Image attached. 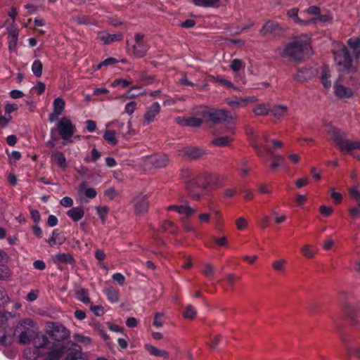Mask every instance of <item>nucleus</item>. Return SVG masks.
<instances>
[{
  "mask_svg": "<svg viewBox=\"0 0 360 360\" xmlns=\"http://www.w3.org/2000/svg\"><path fill=\"white\" fill-rule=\"evenodd\" d=\"M34 360H60L65 350V360H88L82 352V347L72 342H68L67 346L53 342L46 335H38L34 339Z\"/></svg>",
  "mask_w": 360,
  "mask_h": 360,
  "instance_id": "1",
  "label": "nucleus"
},
{
  "mask_svg": "<svg viewBox=\"0 0 360 360\" xmlns=\"http://www.w3.org/2000/svg\"><path fill=\"white\" fill-rule=\"evenodd\" d=\"M225 180V176L219 173L202 171L187 181L186 189L192 199L199 200L203 192L219 188L224 185Z\"/></svg>",
  "mask_w": 360,
  "mask_h": 360,
  "instance_id": "2",
  "label": "nucleus"
},
{
  "mask_svg": "<svg viewBox=\"0 0 360 360\" xmlns=\"http://www.w3.org/2000/svg\"><path fill=\"white\" fill-rule=\"evenodd\" d=\"M311 53L309 40L304 37H298L285 46L282 56L288 57L290 60L302 61L309 58Z\"/></svg>",
  "mask_w": 360,
  "mask_h": 360,
  "instance_id": "3",
  "label": "nucleus"
},
{
  "mask_svg": "<svg viewBox=\"0 0 360 360\" xmlns=\"http://www.w3.org/2000/svg\"><path fill=\"white\" fill-rule=\"evenodd\" d=\"M327 133L330 136V139L338 147L340 151L343 154L354 150L360 149L359 141H351L347 139L346 134L334 126L330 125Z\"/></svg>",
  "mask_w": 360,
  "mask_h": 360,
  "instance_id": "4",
  "label": "nucleus"
},
{
  "mask_svg": "<svg viewBox=\"0 0 360 360\" xmlns=\"http://www.w3.org/2000/svg\"><path fill=\"white\" fill-rule=\"evenodd\" d=\"M332 53L334 55L335 61L340 67V70L346 71L347 72L355 71L349 49L344 44L341 42L333 43Z\"/></svg>",
  "mask_w": 360,
  "mask_h": 360,
  "instance_id": "5",
  "label": "nucleus"
},
{
  "mask_svg": "<svg viewBox=\"0 0 360 360\" xmlns=\"http://www.w3.org/2000/svg\"><path fill=\"white\" fill-rule=\"evenodd\" d=\"M197 114L202 117L205 122H211L214 124H221L224 122H230L233 119L228 110L223 109H212L205 106H200Z\"/></svg>",
  "mask_w": 360,
  "mask_h": 360,
  "instance_id": "6",
  "label": "nucleus"
},
{
  "mask_svg": "<svg viewBox=\"0 0 360 360\" xmlns=\"http://www.w3.org/2000/svg\"><path fill=\"white\" fill-rule=\"evenodd\" d=\"M16 332H19L18 342L20 345H27L31 340L34 342V339L38 335L43 334L37 333L34 328V323L30 319H25L21 321L20 326H18Z\"/></svg>",
  "mask_w": 360,
  "mask_h": 360,
  "instance_id": "7",
  "label": "nucleus"
},
{
  "mask_svg": "<svg viewBox=\"0 0 360 360\" xmlns=\"http://www.w3.org/2000/svg\"><path fill=\"white\" fill-rule=\"evenodd\" d=\"M46 333L56 344L67 340L70 335V330L59 323H53L52 328L47 330Z\"/></svg>",
  "mask_w": 360,
  "mask_h": 360,
  "instance_id": "8",
  "label": "nucleus"
},
{
  "mask_svg": "<svg viewBox=\"0 0 360 360\" xmlns=\"http://www.w3.org/2000/svg\"><path fill=\"white\" fill-rule=\"evenodd\" d=\"M57 130L61 138L66 140L74 135L75 127L68 117H63L57 124Z\"/></svg>",
  "mask_w": 360,
  "mask_h": 360,
  "instance_id": "9",
  "label": "nucleus"
},
{
  "mask_svg": "<svg viewBox=\"0 0 360 360\" xmlns=\"http://www.w3.org/2000/svg\"><path fill=\"white\" fill-rule=\"evenodd\" d=\"M283 30L280 25L275 21L268 20L260 30V34L264 37H272L280 35Z\"/></svg>",
  "mask_w": 360,
  "mask_h": 360,
  "instance_id": "10",
  "label": "nucleus"
},
{
  "mask_svg": "<svg viewBox=\"0 0 360 360\" xmlns=\"http://www.w3.org/2000/svg\"><path fill=\"white\" fill-rule=\"evenodd\" d=\"M135 44L132 46L133 55L136 58L143 57L148 50V45L143 42L144 35L140 33L135 34Z\"/></svg>",
  "mask_w": 360,
  "mask_h": 360,
  "instance_id": "11",
  "label": "nucleus"
},
{
  "mask_svg": "<svg viewBox=\"0 0 360 360\" xmlns=\"http://www.w3.org/2000/svg\"><path fill=\"white\" fill-rule=\"evenodd\" d=\"M53 110L49 115V120L51 122L56 121L58 116L64 111L65 107V100L61 97H58L53 101Z\"/></svg>",
  "mask_w": 360,
  "mask_h": 360,
  "instance_id": "12",
  "label": "nucleus"
},
{
  "mask_svg": "<svg viewBox=\"0 0 360 360\" xmlns=\"http://www.w3.org/2000/svg\"><path fill=\"white\" fill-rule=\"evenodd\" d=\"M160 105L158 102L153 103L146 110L143 117V124L148 125L155 121V117L160 112Z\"/></svg>",
  "mask_w": 360,
  "mask_h": 360,
  "instance_id": "13",
  "label": "nucleus"
},
{
  "mask_svg": "<svg viewBox=\"0 0 360 360\" xmlns=\"http://www.w3.org/2000/svg\"><path fill=\"white\" fill-rule=\"evenodd\" d=\"M148 200L146 195H139L134 199L135 212L138 214H143L148 211Z\"/></svg>",
  "mask_w": 360,
  "mask_h": 360,
  "instance_id": "14",
  "label": "nucleus"
},
{
  "mask_svg": "<svg viewBox=\"0 0 360 360\" xmlns=\"http://www.w3.org/2000/svg\"><path fill=\"white\" fill-rule=\"evenodd\" d=\"M18 39V30L14 27H10L8 28V49L10 51L13 52L16 50L17 42Z\"/></svg>",
  "mask_w": 360,
  "mask_h": 360,
  "instance_id": "15",
  "label": "nucleus"
},
{
  "mask_svg": "<svg viewBox=\"0 0 360 360\" xmlns=\"http://www.w3.org/2000/svg\"><path fill=\"white\" fill-rule=\"evenodd\" d=\"M335 94L340 98H349L353 96V91L351 88L339 84L338 81L334 85Z\"/></svg>",
  "mask_w": 360,
  "mask_h": 360,
  "instance_id": "16",
  "label": "nucleus"
},
{
  "mask_svg": "<svg viewBox=\"0 0 360 360\" xmlns=\"http://www.w3.org/2000/svg\"><path fill=\"white\" fill-rule=\"evenodd\" d=\"M53 261L55 264H68L71 265H74L76 262L72 254L65 252L55 255Z\"/></svg>",
  "mask_w": 360,
  "mask_h": 360,
  "instance_id": "17",
  "label": "nucleus"
},
{
  "mask_svg": "<svg viewBox=\"0 0 360 360\" xmlns=\"http://www.w3.org/2000/svg\"><path fill=\"white\" fill-rule=\"evenodd\" d=\"M178 123L182 126L186 127H200L204 121L202 119V117L200 116V117H186V118H182L180 117L177 118Z\"/></svg>",
  "mask_w": 360,
  "mask_h": 360,
  "instance_id": "18",
  "label": "nucleus"
},
{
  "mask_svg": "<svg viewBox=\"0 0 360 360\" xmlns=\"http://www.w3.org/2000/svg\"><path fill=\"white\" fill-rule=\"evenodd\" d=\"M204 154L202 148L198 147L188 146L181 151V155L191 159H196Z\"/></svg>",
  "mask_w": 360,
  "mask_h": 360,
  "instance_id": "19",
  "label": "nucleus"
},
{
  "mask_svg": "<svg viewBox=\"0 0 360 360\" xmlns=\"http://www.w3.org/2000/svg\"><path fill=\"white\" fill-rule=\"evenodd\" d=\"M66 238L64 233L59 231L58 229H54L52 232L51 237L48 240V243L51 246L60 245L65 241Z\"/></svg>",
  "mask_w": 360,
  "mask_h": 360,
  "instance_id": "20",
  "label": "nucleus"
},
{
  "mask_svg": "<svg viewBox=\"0 0 360 360\" xmlns=\"http://www.w3.org/2000/svg\"><path fill=\"white\" fill-rule=\"evenodd\" d=\"M117 127L120 128L118 134L122 135L126 139H129L134 134V131L131 129V122L130 121L127 122V124L117 122Z\"/></svg>",
  "mask_w": 360,
  "mask_h": 360,
  "instance_id": "21",
  "label": "nucleus"
},
{
  "mask_svg": "<svg viewBox=\"0 0 360 360\" xmlns=\"http://www.w3.org/2000/svg\"><path fill=\"white\" fill-rule=\"evenodd\" d=\"M108 300L110 303H116L120 300V290L113 286H109L104 290Z\"/></svg>",
  "mask_w": 360,
  "mask_h": 360,
  "instance_id": "22",
  "label": "nucleus"
},
{
  "mask_svg": "<svg viewBox=\"0 0 360 360\" xmlns=\"http://www.w3.org/2000/svg\"><path fill=\"white\" fill-rule=\"evenodd\" d=\"M347 44L352 50L354 57L359 59L360 57V38L352 37L347 40Z\"/></svg>",
  "mask_w": 360,
  "mask_h": 360,
  "instance_id": "23",
  "label": "nucleus"
},
{
  "mask_svg": "<svg viewBox=\"0 0 360 360\" xmlns=\"http://www.w3.org/2000/svg\"><path fill=\"white\" fill-rule=\"evenodd\" d=\"M330 77L331 75L328 65H324L321 68V80L326 89H329L331 86Z\"/></svg>",
  "mask_w": 360,
  "mask_h": 360,
  "instance_id": "24",
  "label": "nucleus"
},
{
  "mask_svg": "<svg viewBox=\"0 0 360 360\" xmlns=\"http://www.w3.org/2000/svg\"><path fill=\"white\" fill-rule=\"evenodd\" d=\"M144 347L152 356H160L164 359H168L169 356V353L166 350L159 349L150 344H146Z\"/></svg>",
  "mask_w": 360,
  "mask_h": 360,
  "instance_id": "25",
  "label": "nucleus"
},
{
  "mask_svg": "<svg viewBox=\"0 0 360 360\" xmlns=\"http://www.w3.org/2000/svg\"><path fill=\"white\" fill-rule=\"evenodd\" d=\"M67 215L74 221L81 220L84 216V211L82 207H73L67 212Z\"/></svg>",
  "mask_w": 360,
  "mask_h": 360,
  "instance_id": "26",
  "label": "nucleus"
},
{
  "mask_svg": "<svg viewBox=\"0 0 360 360\" xmlns=\"http://www.w3.org/2000/svg\"><path fill=\"white\" fill-rule=\"evenodd\" d=\"M100 38L104 44H110L115 41H122L123 39V35L122 34L102 33L100 36Z\"/></svg>",
  "mask_w": 360,
  "mask_h": 360,
  "instance_id": "27",
  "label": "nucleus"
},
{
  "mask_svg": "<svg viewBox=\"0 0 360 360\" xmlns=\"http://www.w3.org/2000/svg\"><path fill=\"white\" fill-rule=\"evenodd\" d=\"M75 296L79 301L85 304L90 303L89 291L82 287L79 286L75 289Z\"/></svg>",
  "mask_w": 360,
  "mask_h": 360,
  "instance_id": "28",
  "label": "nucleus"
},
{
  "mask_svg": "<svg viewBox=\"0 0 360 360\" xmlns=\"http://www.w3.org/2000/svg\"><path fill=\"white\" fill-rule=\"evenodd\" d=\"M272 139H270L267 134L264 135V141L265 142V144L263 146H259L258 144H254V148L256 150V153L259 156H264V153L262 151V148L264 147L265 150L269 153L270 154H272V151L271 150V148L269 146V143H271V141Z\"/></svg>",
  "mask_w": 360,
  "mask_h": 360,
  "instance_id": "29",
  "label": "nucleus"
},
{
  "mask_svg": "<svg viewBox=\"0 0 360 360\" xmlns=\"http://www.w3.org/2000/svg\"><path fill=\"white\" fill-rule=\"evenodd\" d=\"M5 325L1 323L0 326V343L4 346H10L13 343V337L6 335Z\"/></svg>",
  "mask_w": 360,
  "mask_h": 360,
  "instance_id": "30",
  "label": "nucleus"
},
{
  "mask_svg": "<svg viewBox=\"0 0 360 360\" xmlns=\"http://www.w3.org/2000/svg\"><path fill=\"white\" fill-rule=\"evenodd\" d=\"M162 229L163 231L176 235L179 229L176 224L170 220H165L162 224Z\"/></svg>",
  "mask_w": 360,
  "mask_h": 360,
  "instance_id": "31",
  "label": "nucleus"
},
{
  "mask_svg": "<svg viewBox=\"0 0 360 360\" xmlns=\"http://www.w3.org/2000/svg\"><path fill=\"white\" fill-rule=\"evenodd\" d=\"M252 111L257 116H266L270 112L269 105L267 103L258 104L254 107Z\"/></svg>",
  "mask_w": 360,
  "mask_h": 360,
  "instance_id": "32",
  "label": "nucleus"
},
{
  "mask_svg": "<svg viewBox=\"0 0 360 360\" xmlns=\"http://www.w3.org/2000/svg\"><path fill=\"white\" fill-rule=\"evenodd\" d=\"M288 108L285 105H277L275 106L270 112L273 116L277 119H281L287 114Z\"/></svg>",
  "mask_w": 360,
  "mask_h": 360,
  "instance_id": "33",
  "label": "nucleus"
},
{
  "mask_svg": "<svg viewBox=\"0 0 360 360\" xmlns=\"http://www.w3.org/2000/svg\"><path fill=\"white\" fill-rule=\"evenodd\" d=\"M103 139L111 146H116L118 141L116 138V132L114 130H106Z\"/></svg>",
  "mask_w": 360,
  "mask_h": 360,
  "instance_id": "34",
  "label": "nucleus"
},
{
  "mask_svg": "<svg viewBox=\"0 0 360 360\" xmlns=\"http://www.w3.org/2000/svg\"><path fill=\"white\" fill-rule=\"evenodd\" d=\"M193 4L200 7H212L218 4L220 0H190Z\"/></svg>",
  "mask_w": 360,
  "mask_h": 360,
  "instance_id": "35",
  "label": "nucleus"
},
{
  "mask_svg": "<svg viewBox=\"0 0 360 360\" xmlns=\"http://www.w3.org/2000/svg\"><path fill=\"white\" fill-rule=\"evenodd\" d=\"M298 11H299L297 8H293L288 11L287 15L289 18H292L295 23L302 25H307V22H306L305 20H303L299 18Z\"/></svg>",
  "mask_w": 360,
  "mask_h": 360,
  "instance_id": "36",
  "label": "nucleus"
},
{
  "mask_svg": "<svg viewBox=\"0 0 360 360\" xmlns=\"http://www.w3.org/2000/svg\"><path fill=\"white\" fill-rule=\"evenodd\" d=\"M55 161L59 167L65 169L68 166L65 155L62 152H56L53 154Z\"/></svg>",
  "mask_w": 360,
  "mask_h": 360,
  "instance_id": "37",
  "label": "nucleus"
},
{
  "mask_svg": "<svg viewBox=\"0 0 360 360\" xmlns=\"http://www.w3.org/2000/svg\"><path fill=\"white\" fill-rule=\"evenodd\" d=\"M309 77V70L307 68H302L297 71L294 76V79L299 82H303L308 79Z\"/></svg>",
  "mask_w": 360,
  "mask_h": 360,
  "instance_id": "38",
  "label": "nucleus"
},
{
  "mask_svg": "<svg viewBox=\"0 0 360 360\" xmlns=\"http://www.w3.org/2000/svg\"><path fill=\"white\" fill-rule=\"evenodd\" d=\"M43 65L40 60H35L32 65V71L37 77H40L42 75Z\"/></svg>",
  "mask_w": 360,
  "mask_h": 360,
  "instance_id": "39",
  "label": "nucleus"
},
{
  "mask_svg": "<svg viewBox=\"0 0 360 360\" xmlns=\"http://www.w3.org/2000/svg\"><path fill=\"white\" fill-rule=\"evenodd\" d=\"M232 140L233 139L229 136H220L214 139L212 143L216 146L224 147L227 146Z\"/></svg>",
  "mask_w": 360,
  "mask_h": 360,
  "instance_id": "40",
  "label": "nucleus"
},
{
  "mask_svg": "<svg viewBox=\"0 0 360 360\" xmlns=\"http://www.w3.org/2000/svg\"><path fill=\"white\" fill-rule=\"evenodd\" d=\"M195 212V210L191 207L188 205H179V209L178 210V213L179 214L185 215L186 217H189L193 215Z\"/></svg>",
  "mask_w": 360,
  "mask_h": 360,
  "instance_id": "41",
  "label": "nucleus"
},
{
  "mask_svg": "<svg viewBox=\"0 0 360 360\" xmlns=\"http://www.w3.org/2000/svg\"><path fill=\"white\" fill-rule=\"evenodd\" d=\"M286 263L287 262L285 259H278L272 263V267L277 272H285Z\"/></svg>",
  "mask_w": 360,
  "mask_h": 360,
  "instance_id": "42",
  "label": "nucleus"
},
{
  "mask_svg": "<svg viewBox=\"0 0 360 360\" xmlns=\"http://www.w3.org/2000/svg\"><path fill=\"white\" fill-rule=\"evenodd\" d=\"M280 166H283V167L286 166V162H285V158L282 155H274V160L271 165V168L273 169H275Z\"/></svg>",
  "mask_w": 360,
  "mask_h": 360,
  "instance_id": "43",
  "label": "nucleus"
},
{
  "mask_svg": "<svg viewBox=\"0 0 360 360\" xmlns=\"http://www.w3.org/2000/svg\"><path fill=\"white\" fill-rule=\"evenodd\" d=\"M196 311L194 307L189 304L186 307V310L183 313V316L185 319H193L196 316Z\"/></svg>",
  "mask_w": 360,
  "mask_h": 360,
  "instance_id": "44",
  "label": "nucleus"
},
{
  "mask_svg": "<svg viewBox=\"0 0 360 360\" xmlns=\"http://www.w3.org/2000/svg\"><path fill=\"white\" fill-rule=\"evenodd\" d=\"M73 338L80 343H83L84 345H90L92 342L91 339L88 336H84L81 334L75 333L73 335Z\"/></svg>",
  "mask_w": 360,
  "mask_h": 360,
  "instance_id": "45",
  "label": "nucleus"
},
{
  "mask_svg": "<svg viewBox=\"0 0 360 360\" xmlns=\"http://www.w3.org/2000/svg\"><path fill=\"white\" fill-rule=\"evenodd\" d=\"M91 157H86V158H84V161H85L86 162H91V161H92V162H96V160H98L101 158V153H100V152H99V151H98L96 148H93V149L91 150Z\"/></svg>",
  "mask_w": 360,
  "mask_h": 360,
  "instance_id": "46",
  "label": "nucleus"
},
{
  "mask_svg": "<svg viewBox=\"0 0 360 360\" xmlns=\"http://www.w3.org/2000/svg\"><path fill=\"white\" fill-rule=\"evenodd\" d=\"M226 103L232 108L243 107V98H236L235 99H227Z\"/></svg>",
  "mask_w": 360,
  "mask_h": 360,
  "instance_id": "47",
  "label": "nucleus"
},
{
  "mask_svg": "<svg viewBox=\"0 0 360 360\" xmlns=\"http://www.w3.org/2000/svg\"><path fill=\"white\" fill-rule=\"evenodd\" d=\"M118 63V60L112 57H110L104 60L103 62L99 63L97 66V69H101L103 66L113 65Z\"/></svg>",
  "mask_w": 360,
  "mask_h": 360,
  "instance_id": "48",
  "label": "nucleus"
},
{
  "mask_svg": "<svg viewBox=\"0 0 360 360\" xmlns=\"http://www.w3.org/2000/svg\"><path fill=\"white\" fill-rule=\"evenodd\" d=\"M319 212L321 215L328 217L332 215L334 212V209L332 207H326L325 205H321L319 207Z\"/></svg>",
  "mask_w": 360,
  "mask_h": 360,
  "instance_id": "49",
  "label": "nucleus"
},
{
  "mask_svg": "<svg viewBox=\"0 0 360 360\" xmlns=\"http://www.w3.org/2000/svg\"><path fill=\"white\" fill-rule=\"evenodd\" d=\"M216 82L221 84L223 86H226L229 89L232 88L233 89H236V87L234 86V84L231 81L224 79L221 77L218 76L216 78Z\"/></svg>",
  "mask_w": 360,
  "mask_h": 360,
  "instance_id": "50",
  "label": "nucleus"
},
{
  "mask_svg": "<svg viewBox=\"0 0 360 360\" xmlns=\"http://www.w3.org/2000/svg\"><path fill=\"white\" fill-rule=\"evenodd\" d=\"M345 311L351 319H356V312L354 307L350 304H347L345 307Z\"/></svg>",
  "mask_w": 360,
  "mask_h": 360,
  "instance_id": "51",
  "label": "nucleus"
},
{
  "mask_svg": "<svg viewBox=\"0 0 360 360\" xmlns=\"http://www.w3.org/2000/svg\"><path fill=\"white\" fill-rule=\"evenodd\" d=\"M131 84V82L128 81L124 79H118L113 81L112 83V86L113 87H116L117 86H121L122 88H126Z\"/></svg>",
  "mask_w": 360,
  "mask_h": 360,
  "instance_id": "52",
  "label": "nucleus"
},
{
  "mask_svg": "<svg viewBox=\"0 0 360 360\" xmlns=\"http://www.w3.org/2000/svg\"><path fill=\"white\" fill-rule=\"evenodd\" d=\"M212 240L219 246H228V240L225 236H222L221 237H212Z\"/></svg>",
  "mask_w": 360,
  "mask_h": 360,
  "instance_id": "53",
  "label": "nucleus"
},
{
  "mask_svg": "<svg viewBox=\"0 0 360 360\" xmlns=\"http://www.w3.org/2000/svg\"><path fill=\"white\" fill-rule=\"evenodd\" d=\"M97 214L102 221H105L108 212V207L106 206L96 207Z\"/></svg>",
  "mask_w": 360,
  "mask_h": 360,
  "instance_id": "54",
  "label": "nucleus"
},
{
  "mask_svg": "<svg viewBox=\"0 0 360 360\" xmlns=\"http://www.w3.org/2000/svg\"><path fill=\"white\" fill-rule=\"evenodd\" d=\"M9 300L6 291L2 287H0V306L7 304Z\"/></svg>",
  "mask_w": 360,
  "mask_h": 360,
  "instance_id": "55",
  "label": "nucleus"
},
{
  "mask_svg": "<svg viewBox=\"0 0 360 360\" xmlns=\"http://www.w3.org/2000/svg\"><path fill=\"white\" fill-rule=\"evenodd\" d=\"M112 278L117 282L120 286H123L125 283L126 278L121 273H115L112 275Z\"/></svg>",
  "mask_w": 360,
  "mask_h": 360,
  "instance_id": "56",
  "label": "nucleus"
},
{
  "mask_svg": "<svg viewBox=\"0 0 360 360\" xmlns=\"http://www.w3.org/2000/svg\"><path fill=\"white\" fill-rule=\"evenodd\" d=\"M242 65V60L236 58L232 60L230 67L233 72H238L241 69Z\"/></svg>",
  "mask_w": 360,
  "mask_h": 360,
  "instance_id": "57",
  "label": "nucleus"
},
{
  "mask_svg": "<svg viewBox=\"0 0 360 360\" xmlns=\"http://www.w3.org/2000/svg\"><path fill=\"white\" fill-rule=\"evenodd\" d=\"M136 108V103L135 101H131L126 104L125 112L129 115H132Z\"/></svg>",
  "mask_w": 360,
  "mask_h": 360,
  "instance_id": "58",
  "label": "nucleus"
},
{
  "mask_svg": "<svg viewBox=\"0 0 360 360\" xmlns=\"http://www.w3.org/2000/svg\"><path fill=\"white\" fill-rule=\"evenodd\" d=\"M12 119V117L11 115L8 116H2L0 115V128L4 129L6 128L11 120Z\"/></svg>",
  "mask_w": 360,
  "mask_h": 360,
  "instance_id": "59",
  "label": "nucleus"
},
{
  "mask_svg": "<svg viewBox=\"0 0 360 360\" xmlns=\"http://www.w3.org/2000/svg\"><path fill=\"white\" fill-rule=\"evenodd\" d=\"M356 207H354L349 209V214L354 218L360 217V200L359 202H356Z\"/></svg>",
  "mask_w": 360,
  "mask_h": 360,
  "instance_id": "60",
  "label": "nucleus"
},
{
  "mask_svg": "<svg viewBox=\"0 0 360 360\" xmlns=\"http://www.w3.org/2000/svg\"><path fill=\"white\" fill-rule=\"evenodd\" d=\"M236 224L237 228L240 230L245 229L248 226L247 220L244 217H240L236 219Z\"/></svg>",
  "mask_w": 360,
  "mask_h": 360,
  "instance_id": "61",
  "label": "nucleus"
},
{
  "mask_svg": "<svg viewBox=\"0 0 360 360\" xmlns=\"http://www.w3.org/2000/svg\"><path fill=\"white\" fill-rule=\"evenodd\" d=\"M60 205L65 207H71L73 205V200L70 197L65 196L60 200Z\"/></svg>",
  "mask_w": 360,
  "mask_h": 360,
  "instance_id": "62",
  "label": "nucleus"
},
{
  "mask_svg": "<svg viewBox=\"0 0 360 360\" xmlns=\"http://www.w3.org/2000/svg\"><path fill=\"white\" fill-rule=\"evenodd\" d=\"M91 309L97 316H101L104 314V309L100 305H92Z\"/></svg>",
  "mask_w": 360,
  "mask_h": 360,
  "instance_id": "63",
  "label": "nucleus"
},
{
  "mask_svg": "<svg viewBox=\"0 0 360 360\" xmlns=\"http://www.w3.org/2000/svg\"><path fill=\"white\" fill-rule=\"evenodd\" d=\"M307 12L310 15L319 16L321 13V8L316 6H311L307 9Z\"/></svg>",
  "mask_w": 360,
  "mask_h": 360,
  "instance_id": "64",
  "label": "nucleus"
}]
</instances>
